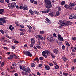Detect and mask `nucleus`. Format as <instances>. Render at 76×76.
Listing matches in <instances>:
<instances>
[{
  "mask_svg": "<svg viewBox=\"0 0 76 76\" xmlns=\"http://www.w3.org/2000/svg\"><path fill=\"white\" fill-rule=\"evenodd\" d=\"M42 66V64H39V65L38 67H41Z\"/></svg>",
  "mask_w": 76,
  "mask_h": 76,
  "instance_id": "nucleus-52",
  "label": "nucleus"
},
{
  "mask_svg": "<svg viewBox=\"0 0 76 76\" xmlns=\"http://www.w3.org/2000/svg\"><path fill=\"white\" fill-rule=\"evenodd\" d=\"M20 26L22 28H24V27H25V26L23 25V24L21 25H20Z\"/></svg>",
  "mask_w": 76,
  "mask_h": 76,
  "instance_id": "nucleus-38",
  "label": "nucleus"
},
{
  "mask_svg": "<svg viewBox=\"0 0 76 76\" xmlns=\"http://www.w3.org/2000/svg\"><path fill=\"white\" fill-rule=\"evenodd\" d=\"M21 73L22 75H27V72H25L24 71H22Z\"/></svg>",
  "mask_w": 76,
  "mask_h": 76,
  "instance_id": "nucleus-30",
  "label": "nucleus"
},
{
  "mask_svg": "<svg viewBox=\"0 0 76 76\" xmlns=\"http://www.w3.org/2000/svg\"><path fill=\"white\" fill-rule=\"evenodd\" d=\"M19 67L20 69H21V70H23V68H22V66H19Z\"/></svg>",
  "mask_w": 76,
  "mask_h": 76,
  "instance_id": "nucleus-62",
  "label": "nucleus"
},
{
  "mask_svg": "<svg viewBox=\"0 0 76 76\" xmlns=\"http://www.w3.org/2000/svg\"><path fill=\"white\" fill-rule=\"evenodd\" d=\"M45 20L48 22V23H49V24H51V22H50V20L48 18H46L45 19Z\"/></svg>",
  "mask_w": 76,
  "mask_h": 76,
  "instance_id": "nucleus-19",
  "label": "nucleus"
},
{
  "mask_svg": "<svg viewBox=\"0 0 76 76\" xmlns=\"http://www.w3.org/2000/svg\"><path fill=\"white\" fill-rule=\"evenodd\" d=\"M13 57H14L13 55H11L10 57H8V59H12V60H13Z\"/></svg>",
  "mask_w": 76,
  "mask_h": 76,
  "instance_id": "nucleus-17",
  "label": "nucleus"
},
{
  "mask_svg": "<svg viewBox=\"0 0 76 76\" xmlns=\"http://www.w3.org/2000/svg\"><path fill=\"white\" fill-rule=\"evenodd\" d=\"M23 70L25 71V72H30L31 71V70H30V69L29 67H28L27 69L26 68V67L23 66Z\"/></svg>",
  "mask_w": 76,
  "mask_h": 76,
  "instance_id": "nucleus-5",
  "label": "nucleus"
},
{
  "mask_svg": "<svg viewBox=\"0 0 76 76\" xmlns=\"http://www.w3.org/2000/svg\"><path fill=\"white\" fill-rule=\"evenodd\" d=\"M5 1L6 3H9L10 2V0H5Z\"/></svg>",
  "mask_w": 76,
  "mask_h": 76,
  "instance_id": "nucleus-42",
  "label": "nucleus"
},
{
  "mask_svg": "<svg viewBox=\"0 0 76 76\" xmlns=\"http://www.w3.org/2000/svg\"><path fill=\"white\" fill-rule=\"evenodd\" d=\"M68 25H71L72 24V23L70 21H68Z\"/></svg>",
  "mask_w": 76,
  "mask_h": 76,
  "instance_id": "nucleus-35",
  "label": "nucleus"
},
{
  "mask_svg": "<svg viewBox=\"0 0 76 76\" xmlns=\"http://www.w3.org/2000/svg\"><path fill=\"white\" fill-rule=\"evenodd\" d=\"M65 43L66 45V46L67 47H70V44H69V43L68 42H67V41H65Z\"/></svg>",
  "mask_w": 76,
  "mask_h": 76,
  "instance_id": "nucleus-16",
  "label": "nucleus"
},
{
  "mask_svg": "<svg viewBox=\"0 0 76 76\" xmlns=\"http://www.w3.org/2000/svg\"><path fill=\"white\" fill-rule=\"evenodd\" d=\"M59 22L60 23H62L63 25H64L66 26H68V21H66L65 22H64L63 21H59Z\"/></svg>",
  "mask_w": 76,
  "mask_h": 76,
  "instance_id": "nucleus-6",
  "label": "nucleus"
},
{
  "mask_svg": "<svg viewBox=\"0 0 76 76\" xmlns=\"http://www.w3.org/2000/svg\"><path fill=\"white\" fill-rule=\"evenodd\" d=\"M51 56L53 57V58H55V56L53 54H51Z\"/></svg>",
  "mask_w": 76,
  "mask_h": 76,
  "instance_id": "nucleus-53",
  "label": "nucleus"
},
{
  "mask_svg": "<svg viewBox=\"0 0 76 76\" xmlns=\"http://www.w3.org/2000/svg\"><path fill=\"white\" fill-rule=\"evenodd\" d=\"M40 35H36L35 36L36 38H39L40 37Z\"/></svg>",
  "mask_w": 76,
  "mask_h": 76,
  "instance_id": "nucleus-54",
  "label": "nucleus"
},
{
  "mask_svg": "<svg viewBox=\"0 0 76 76\" xmlns=\"http://www.w3.org/2000/svg\"><path fill=\"white\" fill-rule=\"evenodd\" d=\"M40 60H44V58H43V57H41L39 58Z\"/></svg>",
  "mask_w": 76,
  "mask_h": 76,
  "instance_id": "nucleus-44",
  "label": "nucleus"
},
{
  "mask_svg": "<svg viewBox=\"0 0 76 76\" xmlns=\"http://www.w3.org/2000/svg\"><path fill=\"white\" fill-rule=\"evenodd\" d=\"M0 32L2 33L3 34H4V31L3 30H0Z\"/></svg>",
  "mask_w": 76,
  "mask_h": 76,
  "instance_id": "nucleus-29",
  "label": "nucleus"
},
{
  "mask_svg": "<svg viewBox=\"0 0 76 76\" xmlns=\"http://www.w3.org/2000/svg\"><path fill=\"white\" fill-rule=\"evenodd\" d=\"M33 48H34V49H35V51H37V48L35 46H34L33 47Z\"/></svg>",
  "mask_w": 76,
  "mask_h": 76,
  "instance_id": "nucleus-46",
  "label": "nucleus"
},
{
  "mask_svg": "<svg viewBox=\"0 0 76 76\" xmlns=\"http://www.w3.org/2000/svg\"><path fill=\"white\" fill-rule=\"evenodd\" d=\"M20 35H24V33L23 32H22L20 33Z\"/></svg>",
  "mask_w": 76,
  "mask_h": 76,
  "instance_id": "nucleus-58",
  "label": "nucleus"
},
{
  "mask_svg": "<svg viewBox=\"0 0 76 76\" xmlns=\"http://www.w3.org/2000/svg\"><path fill=\"white\" fill-rule=\"evenodd\" d=\"M69 5L71 6H75V4L73 3H71L69 4Z\"/></svg>",
  "mask_w": 76,
  "mask_h": 76,
  "instance_id": "nucleus-28",
  "label": "nucleus"
},
{
  "mask_svg": "<svg viewBox=\"0 0 76 76\" xmlns=\"http://www.w3.org/2000/svg\"><path fill=\"white\" fill-rule=\"evenodd\" d=\"M64 7L66 8V9H67L68 10H72V6H71L70 5H68L67 4H65L64 6Z\"/></svg>",
  "mask_w": 76,
  "mask_h": 76,
  "instance_id": "nucleus-3",
  "label": "nucleus"
},
{
  "mask_svg": "<svg viewBox=\"0 0 76 76\" xmlns=\"http://www.w3.org/2000/svg\"><path fill=\"white\" fill-rule=\"evenodd\" d=\"M6 17L1 18H0V21H1L2 23H5L6 22V20H5Z\"/></svg>",
  "mask_w": 76,
  "mask_h": 76,
  "instance_id": "nucleus-7",
  "label": "nucleus"
},
{
  "mask_svg": "<svg viewBox=\"0 0 76 76\" xmlns=\"http://www.w3.org/2000/svg\"><path fill=\"white\" fill-rule=\"evenodd\" d=\"M49 53V52L48 51V50H47L46 51H43L42 53V56H44L45 55H46V54H48Z\"/></svg>",
  "mask_w": 76,
  "mask_h": 76,
  "instance_id": "nucleus-10",
  "label": "nucleus"
},
{
  "mask_svg": "<svg viewBox=\"0 0 76 76\" xmlns=\"http://www.w3.org/2000/svg\"><path fill=\"white\" fill-rule=\"evenodd\" d=\"M55 69H59V66L58 65H56L55 66Z\"/></svg>",
  "mask_w": 76,
  "mask_h": 76,
  "instance_id": "nucleus-25",
  "label": "nucleus"
},
{
  "mask_svg": "<svg viewBox=\"0 0 76 76\" xmlns=\"http://www.w3.org/2000/svg\"><path fill=\"white\" fill-rule=\"evenodd\" d=\"M8 6L10 9H13V8L16 6V4L15 2H12L11 3H9Z\"/></svg>",
  "mask_w": 76,
  "mask_h": 76,
  "instance_id": "nucleus-2",
  "label": "nucleus"
},
{
  "mask_svg": "<svg viewBox=\"0 0 76 76\" xmlns=\"http://www.w3.org/2000/svg\"><path fill=\"white\" fill-rule=\"evenodd\" d=\"M65 46L63 45L62 46V50H65Z\"/></svg>",
  "mask_w": 76,
  "mask_h": 76,
  "instance_id": "nucleus-36",
  "label": "nucleus"
},
{
  "mask_svg": "<svg viewBox=\"0 0 76 76\" xmlns=\"http://www.w3.org/2000/svg\"><path fill=\"white\" fill-rule=\"evenodd\" d=\"M15 57V58L16 59H17V58H18V57H17V56H16L15 54H14L13 55Z\"/></svg>",
  "mask_w": 76,
  "mask_h": 76,
  "instance_id": "nucleus-48",
  "label": "nucleus"
},
{
  "mask_svg": "<svg viewBox=\"0 0 76 76\" xmlns=\"http://www.w3.org/2000/svg\"><path fill=\"white\" fill-rule=\"evenodd\" d=\"M49 12L50 11L49 10L45 11V13H49Z\"/></svg>",
  "mask_w": 76,
  "mask_h": 76,
  "instance_id": "nucleus-40",
  "label": "nucleus"
},
{
  "mask_svg": "<svg viewBox=\"0 0 76 76\" xmlns=\"http://www.w3.org/2000/svg\"><path fill=\"white\" fill-rule=\"evenodd\" d=\"M72 40H73V41H76V37H72Z\"/></svg>",
  "mask_w": 76,
  "mask_h": 76,
  "instance_id": "nucleus-31",
  "label": "nucleus"
},
{
  "mask_svg": "<svg viewBox=\"0 0 76 76\" xmlns=\"http://www.w3.org/2000/svg\"><path fill=\"white\" fill-rule=\"evenodd\" d=\"M65 2L64 1H63L61 2V6H64V5L65 4Z\"/></svg>",
  "mask_w": 76,
  "mask_h": 76,
  "instance_id": "nucleus-23",
  "label": "nucleus"
},
{
  "mask_svg": "<svg viewBox=\"0 0 76 76\" xmlns=\"http://www.w3.org/2000/svg\"><path fill=\"white\" fill-rule=\"evenodd\" d=\"M63 24L59 26V28H61L63 27Z\"/></svg>",
  "mask_w": 76,
  "mask_h": 76,
  "instance_id": "nucleus-49",
  "label": "nucleus"
},
{
  "mask_svg": "<svg viewBox=\"0 0 76 76\" xmlns=\"http://www.w3.org/2000/svg\"><path fill=\"white\" fill-rule=\"evenodd\" d=\"M4 62H2L1 64V67H3V66H4Z\"/></svg>",
  "mask_w": 76,
  "mask_h": 76,
  "instance_id": "nucleus-43",
  "label": "nucleus"
},
{
  "mask_svg": "<svg viewBox=\"0 0 76 76\" xmlns=\"http://www.w3.org/2000/svg\"><path fill=\"white\" fill-rule=\"evenodd\" d=\"M48 39L49 41H53V37L52 36H49L48 38Z\"/></svg>",
  "mask_w": 76,
  "mask_h": 76,
  "instance_id": "nucleus-11",
  "label": "nucleus"
},
{
  "mask_svg": "<svg viewBox=\"0 0 76 76\" xmlns=\"http://www.w3.org/2000/svg\"><path fill=\"white\" fill-rule=\"evenodd\" d=\"M43 56H44L45 58H47V55H43Z\"/></svg>",
  "mask_w": 76,
  "mask_h": 76,
  "instance_id": "nucleus-60",
  "label": "nucleus"
},
{
  "mask_svg": "<svg viewBox=\"0 0 76 76\" xmlns=\"http://www.w3.org/2000/svg\"><path fill=\"white\" fill-rule=\"evenodd\" d=\"M53 52L55 54H58V51L57 49H54L53 50Z\"/></svg>",
  "mask_w": 76,
  "mask_h": 76,
  "instance_id": "nucleus-18",
  "label": "nucleus"
},
{
  "mask_svg": "<svg viewBox=\"0 0 76 76\" xmlns=\"http://www.w3.org/2000/svg\"><path fill=\"white\" fill-rule=\"evenodd\" d=\"M37 75L39 76H41V74H40L39 72L37 73Z\"/></svg>",
  "mask_w": 76,
  "mask_h": 76,
  "instance_id": "nucleus-56",
  "label": "nucleus"
},
{
  "mask_svg": "<svg viewBox=\"0 0 76 76\" xmlns=\"http://www.w3.org/2000/svg\"><path fill=\"white\" fill-rule=\"evenodd\" d=\"M15 23L16 25L17 26H19V22L18 21L15 22Z\"/></svg>",
  "mask_w": 76,
  "mask_h": 76,
  "instance_id": "nucleus-32",
  "label": "nucleus"
},
{
  "mask_svg": "<svg viewBox=\"0 0 76 76\" xmlns=\"http://www.w3.org/2000/svg\"><path fill=\"white\" fill-rule=\"evenodd\" d=\"M23 9L24 10H27L28 9V7H26V5H24L23 6Z\"/></svg>",
  "mask_w": 76,
  "mask_h": 76,
  "instance_id": "nucleus-14",
  "label": "nucleus"
},
{
  "mask_svg": "<svg viewBox=\"0 0 76 76\" xmlns=\"http://www.w3.org/2000/svg\"><path fill=\"white\" fill-rule=\"evenodd\" d=\"M12 25H11L9 27V29H10V30H11V31H12Z\"/></svg>",
  "mask_w": 76,
  "mask_h": 76,
  "instance_id": "nucleus-39",
  "label": "nucleus"
},
{
  "mask_svg": "<svg viewBox=\"0 0 76 76\" xmlns=\"http://www.w3.org/2000/svg\"><path fill=\"white\" fill-rule=\"evenodd\" d=\"M31 44H35V40L33 38L31 39Z\"/></svg>",
  "mask_w": 76,
  "mask_h": 76,
  "instance_id": "nucleus-13",
  "label": "nucleus"
},
{
  "mask_svg": "<svg viewBox=\"0 0 76 76\" xmlns=\"http://www.w3.org/2000/svg\"><path fill=\"white\" fill-rule=\"evenodd\" d=\"M68 75V73H64V75L65 76H67V75Z\"/></svg>",
  "mask_w": 76,
  "mask_h": 76,
  "instance_id": "nucleus-55",
  "label": "nucleus"
},
{
  "mask_svg": "<svg viewBox=\"0 0 76 76\" xmlns=\"http://www.w3.org/2000/svg\"><path fill=\"white\" fill-rule=\"evenodd\" d=\"M40 34H44V31H41L40 32Z\"/></svg>",
  "mask_w": 76,
  "mask_h": 76,
  "instance_id": "nucleus-34",
  "label": "nucleus"
},
{
  "mask_svg": "<svg viewBox=\"0 0 76 76\" xmlns=\"http://www.w3.org/2000/svg\"><path fill=\"white\" fill-rule=\"evenodd\" d=\"M27 26L28 28H29V29H32V28L31 26L27 25Z\"/></svg>",
  "mask_w": 76,
  "mask_h": 76,
  "instance_id": "nucleus-33",
  "label": "nucleus"
},
{
  "mask_svg": "<svg viewBox=\"0 0 76 76\" xmlns=\"http://www.w3.org/2000/svg\"><path fill=\"white\" fill-rule=\"evenodd\" d=\"M45 68L47 70H49L50 69V66L48 65H46L45 66Z\"/></svg>",
  "mask_w": 76,
  "mask_h": 76,
  "instance_id": "nucleus-15",
  "label": "nucleus"
},
{
  "mask_svg": "<svg viewBox=\"0 0 76 76\" xmlns=\"http://www.w3.org/2000/svg\"><path fill=\"white\" fill-rule=\"evenodd\" d=\"M14 42L15 43V44H19V41H14Z\"/></svg>",
  "mask_w": 76,
  "mask_h": 76,
  "instance_id": "nucleus-41",
  "label": "nucleus"
},
{
  "mask_svg": "<svg viewBox=\"0 0 76 76\" xmlns=\"http://www.w3.org/2000/svg\"><path fill=\"white\" fill-rule=\"evenodd\" d=\"M34 13H35V14L38 15H39V13L35 10L34 11Z\"/></svg>",
  "mask_w": 76,
  "mask_h": 76,
  "instance_id": "nucleus-21",
  "label": "nucleus"
},
{
  "mask_svg": "<svg viewBox=\"0 0 76 76\" xmlns=\"http://www.w3.org/2000/svg\"><path fill=\"white\" fill-rule=\"evenodd\" d=\"M0 2L2 3H3L4 2V0H0Z\"/></svg>",
  "mask_w": 76,
  "mask_h": 76,
  "instance_id": "nucleus-45",
  "label": "nucleus"
},
{
  "mask_svg": "<svg viewBox=\"0 0 76 76\" xmlns=\"http://www.w3.org/2000/svg\"><path fill=\"white\" fill-rule=\"evenodd\" d=\"M73 63H76V59H75L73 60Z\"/></svg>",
  "mask_w": 76,
  "mask_h": 76,
  "instance_id": "nucleus-57",
  "label": "nucleus"
},
{
  "mask_svg": "<svg viewBox=\"0 0 76 76\" xmlns=\"http://www.w3.org/2000/svg\"><path fill=\"white\" fill-rule=\"evenodd\" d=\"M39 38H40V39H41V41H43V40H44V38H43L42 36L40 35Z\"/></svg>",
  "mask_w": 76,
  "mask_h": 76,
  "instance_id": "nucleus-22",
  "label": "nucleus"
},
{
  "mask_svg": "<svg viewBox=\"0 0 76 76\" xmlns=\"http://www.w3.org/2000/svg\"><path fill=\"white\" fill-rule=\"evenodd\" d=\"M37 48H38V49L41 48V47L40 46H37Z\"/></svg>",
  "mask_w": 76,
  "mask_h": 76,
  "instance_id": "nucleus-61",
  "label": "nucleus"
},
{
  "mask_svg": "<svg viewBox=\"0 0 76 76\" xmlns=\"http://www.w3.org/2000/svg\"><path fill=\"white\" fill-rule=\"evenodd\" d=\"M44 1L46 4V8L49 9L52 7L53 6L51 4V2L50 0H44Z\"/></svg>",
  "mask_w": 76,
  "mask_h": 76,
  "instance_id": "nucleus-1",
  "label": "nucleus"
},
{
  "mask_svg": "<svg viewBox=\"0 0 76 76\" xmlns=\"http://www.w3.org/2000/svg\"><path fill=\"white\" fill-rule=\"evenodd\" d=\"M49 65L50 66H53V64L50 63L49 64Z\"/></svg>",
  "mask_w": 76,
  "mask_h": 76,
  "instance_id": "nucleus-64",
  "label": "nucleus"
},
{
  "mask_svg": "<svg viewBox=\"0 0 76 76\" xmlns=\"http://www.w3.org/2000/svg\"><path fill=\"white\" fill-rule=\"evenodd\" d=\"M56 16H58L60 15V12H59V11H57L56 12Z\"/></svg>",
  "mask_w": 76,
  "mask_h": 76,
  "instance_id": "nucleus-27",
  "label": "nucleus"
},
{
  "mask_svg": "<svg viewBox=\"0 0 76 76\" xmlns=\"http://www.w3.org/2000/svg\"><path fill=\"white\" fill-rule=\"evenodd\" d=\"M58 10H59V11H61V8L60 7H59L58 8Z\"/></svg>",
  "mask_w": 76,
  "mask_h": 76,
  "instance_id": "nucleus-63",
  "label": "nucleus"
},
{
  "mask_svg": "<svg viewBox=\"0 0 76 76\" xmlns=\"http://www.w3.org/2000/svg\"><path fill=\"white\" fill-rule=\"evenodd\" d=\"M23 52L25 54H26V56H29L30 57L32 56V55L31 53V52L28 51H24Z\"/></svg>",
  "mask_w": 76,
  "mask_h": 76,
  "instance_id": "nucleus-4",
  "label": "nucleus"
},
{
  "mask_svg": "<svg viewBox=\"0 0 76 76\" xmlns=\"http://www.w3.org/2000/svg\"><path fill=\"white\" fill-rule=\"evenodd\" d=\"M53 63L55 65H56V64H57V63H56V62H54V61H53Z\"/></svg>",
  "mask_w": 76,
  "mask_h": 76,
  "instance_id": "nucleus-59",
  "label": "nucleus"
},
{
  "mask_svg": "<svg viewBox=\"0 0 76 76\" xmlns=\"http://www.w3.org/2000/svg\"><path fill=\"white\" fill-rule=\"evenodd\" d=\"M29 12H30V13H31V15H33L34 12H33V11H32V10H30L29 11Z\"/></svg>",
  "mask_w": 76,
  "mask_h": 76,
  "instance_id": "nucleus-26",
  "label": "nucleus"
},
{
  "mask_svg": "<svg viewBox=\"0 0 76 76\" xmlns=\"http://www.w3.org/2000/svg\"><path fill=\"white\" fill-rule=\"evenodd\" d=\"M31 66L32 67H35V64L33 63H31Z\"/></svg>",
  "mask_w": 76,
  "mask_h": 76,
  "instance_id": "nucleus-24",
  "label": "nucleus"
},
{
  "mask_svg": "<svg viewBox=\"0 0 76 76\" xmlns=\"http://www.w3.org/2000/svg\"><path fill=\"white\" fill-rule=\"evenodd\" d=\"M12 65L14 67H15V66H16V64L15 63H14L13 64H12Z\"/></svg>",
  "mask_w": 76,
  "mask_h": 76,
  "instance_id": "nucleus-37",
  "label": "nucleus"
},
{
  "mask_svg": "<svg viewBox=\"0 0 76 76\" xmlns=\"http://www.w3.org/2000/svg\"><path fill=\"white\" fill-rule=\"evenodd\" d=\"M58 38L59 41H64L63 38L61 37V35L60 34L58 35Z\"/></svg>",
  "mask_w": 76,
  "mask_h": 76,
  "instance_id": "nucleus-8",
  "label": "nucleus"
},
{
  "mask_svg": "<svg viewBox=\"0 0 76 76\" xmlns=\"http://www.w3.org/2000/svg\"><path fill=\"white\" fill-rule=\"evenodd\" d=\"M49 15L51 17H53V16H56V15H54V12H50L49 13Z\"/></svg>",
  "mask_w": 76,
  "mask_h": 76,
  "instance_id": "nucleus-12",
  "label": "nucleus"
},
{
  "mask_svg": "<svg viewBox=\"0 0 76 76\" xmlns=\"http://www.w3.org/2000/svg\"><path fill=\"white\" fill-rule=\"evenodd\" d=\"M4 9H2L0 10V14H3V13L4 12Z\"/></svg>",
  "mask_w": 76,
  "mask_h": 76,
  "instance_id": "nucleus-20",
  "label": "nucleus"
},
{
  "mask_svg": "<svg viewBox=\"0 0 76 76\" xmlns=\"http://www.w3.org/2000/svg\"><path fill=\"white\" fill-rule=\"evenodd\" d=\"M30 3H33L34 2V0H30Z\"/></svg>",
  "mask_w": 76,
  "mask_h": 76,
  "instance_id": "nucleus-50",
  "label": "nucleus"
},
{
  "mask_svg": "<svg viewBox=\"0 0 76 76\" xmlns=\"http://www.w3.org/2000/svg\"><path fill=\"white\" fill-rule=\"evenodd\" d=\"M73 19H76V15H74L72 17Z\"/></svg>",
  "mask_w": 76,
  "mask_h": 76,
  "instance_id": "nucleus-47",
  "label": "nucleus"
},
{
  "mask_svg": "<svg viewBox=\"0 0 76 76\" xmlns=\"http://www.w3.org/2000/svg\"><path fill=\"white\" fill-rule=\"evenodd\" d=\"M62 59L63 60V61L64 62V63H66L67 61V58L65 56H62Z\"/></svg>",
  "mask_w": 76,
  "mask_h": 76,
  "instance_id": "nucleus-9",
  "label": "nucleus"
},
{
  "mask_svg": "<svg viewBox=\"0 0 76 76\" xmlns=\"http://www.w3.org/2000/svg\"><path fill=\"white\" fill-rule=\"evenodd\" d=\"M12 48V49H15L16 47H15L14 46H12L11 47Z\"/></svg>",
  "mask_w": 76,
  "mask_h": 76,
  "instance_id": "nucleus-51",
  "label": "nucleus"
}]
</instances>
